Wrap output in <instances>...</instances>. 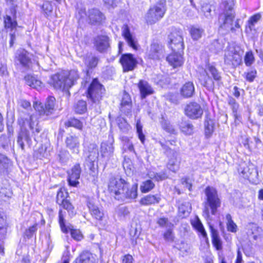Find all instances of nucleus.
<instances>
[{
  "label": "nucleus",
  "instance_id": "nucleus-21",
  "mask_svg": "<svg viewBox=\"0 0 263 263\" xmlns=\"http://www.w3.org/2000/svg\"><path fill=\"white\" fill-rule=\"evenodd\" d=\"M26 124H27V123H25L23 126L20 125L21 130L17 136V143L22 150L24 149V141H25L29 146H30L31 144V139L30 136L29 132L26 128Z\"/></svg>",
  "mask_w": 263,
  "mask_h": 263
},
{
  "label": "nucleus",
  "instance_id": "nucleus-10",
  "mask_svg": "<svg viewBox=\"0 0 263 263\" xmlns=\"http://www.w3.org/2000/svg\"><path fill=\"white\" fill-rule=\"evenodd\" d=\"M105 88L98 80L93 79L87 90V97L92 103H99L105 92Z\"/></svg>",
  "mask_w": 263,
  "mask_h": 263
},
{
  "label": "nucleus",
  "instance_id": "nucleus-16",
  "mask_svg": "<svg viewBox=\"0 0 263 263\" xmlns=\"http://www.w3.org/2000/svg\"><path fill=\"white\" fill-rule=\"evenodd\" d=\"M238 172L242 177L248 180L252 183H255L257 179V170L252 164L248 166L245 164L244 165L240 166Z\"/></svg>",
  "mask_w": 263,
  "mask_h": 263
},
{
  "label": "nucleus",
  "instance_id": "nucleus-38",
  "mask_svg": "<svg viewBox=\"0 0 263 263\" xmlns=\"http://www.w3.org/2000/svg\"><path fill=\"white\" fill-rule=\"evenodd\" d=\"M161 200L160 196L158 194L148 195L142 198L140 202L143 205H149L155 203H158Z\"/></svg>",
  "mask_w": 263,
  "mask_h": 263
},
{
  "label": "nucleus",
  "instance_id": "nucleus-46",
  "mask_svg": "<svg viewBox=\"0 0 263 263\" xmlns=\"http://www.w3.org/2000/svg\"><path fill=\"white\" fill-rule=\"evenodd\" d=\"M205 134L206 137H210L214 129V121L208 118H206L204 121Z\"/></svg>",
  "mask_w": 263,
  "mask_h": 263
},
{
  "label": "nucleus",
  "instance_id": "nucleus-58",
  "mask_svg": "<svg viewBox=\"0 0 263 263\" xmlns=\"http://www.w3.org/2000/svg\"><path fill=\"white\" fill-rule=\"evenodd\" d=\"M59 223L61 230L63 233H67L68 232V228L66 226L65 223V219L62 214L61 210L59 211Z\"/></svg>",
  "mask_w": 263,
  "mask_h": 263
},
{
  "label": "nucleus",
  "instance_id": "nucleus-63",
  "mask_svg": "<svg viewBox=\"0 0 263 263\" xmlns=\"http://www.w3.org/2000/svg\"><path fill=\"white\" fill-rule=\"evenodd\" d=\"M261 16L259 13H257L252 16L248 21L249 28L252 30V27L253 26L260 18Z\"/></svg>",
  "mask_w": 263,
  "mask_h": 263
},
{
  "label": "nucleus",
  "instance_id": "nucleus-61",
  "mask_svg": "<svg viewBox=\"0 0 263 263\" xmlns=\"http://www.w3.org/2000/svg\"><path fill=\"white\" fill-rule=\"evenodd\" d=\"M256 70L255 69H250L245 73L247 81L252 82L256 77Z\"/></svg>",
  "mask_w": 263,
  "mask_h": 263
},
{
  "label": "nucleus",
  "instance_id": "nucleus-49",
  "mask_svg": "<svg viewBox=\"0 0 263 263\" xmlns=\"http://www.w3.org/2000/svg\"><path fill=\"white\" fill-rule=\"evenodd\" d=\"M226 218L227 220L228 231L232 233H235L237 231V227L232 220L231 215L230 214H227Z\"/></svg>",
  "mask_w": 263,
  "mask_h": 263
},
{
  "label": "nucleus",
  "instance_id": "nucleus-13",
  "mask_svg": "<svg viewBox=\"0 0 263 263\" xmlns=\"http://www.w3.org/2000/svg\"><path fill=\"white\" fill-rule=\"evenodd\" d=\"M86 156V165L91 171L95 169V163L98 160L99 157V149L96 144L90 143L86 147L85 150Z\"/></svg>",
  "mask_w": 263,
  "mask_h": 263
},
{
  "label": "nucleus",
  "instance_id": "nucleus-55",
  "mask_svg": "<svg viewBox=\"0 0 263 263\" xmlns=\"http://www.w3.org/2000/svg\"><path fill=\"white\" fill-rule=\"evenodd\" d=\"M33 125L32 128H31L29 124H26V126H28L30 129L31 130L32 135L34 136V139L36 140L35 136L38 135L41 130V128L38 125L37 122L36 117L34 119Z\"/></svg>",
  "mask_w": 263,
  "mask_h": 263
},
{
  "label": "nucleus",
  "instance_id": "nucleus-15",
  "mask_svg": "<svg viewBox=\"0 0 263 263\" xmlns=\"http://www.w3.org/2000/svg\"><path fill=\"white\" fill-rule=\"evenodd\" d=\"M15 62L25 70H28L32 65L31 54L24 49H19L15 53Z\"/></svg>",
  "mask_w": 263,
  "mask_h": 263
},
{
  "label": "nucleus",
  "instance_id": "nucleus-62",
  "mask_svg": "<svg viewBox=\"0 0 263 263\" xmlns=\"http://www.w3.org/2000/svg\"><path fill=\"white\" fill-rule=\"evenodd\" d=\"M70 234L71 237L77 241H80L83 238V236L79 230L71 229Z\"/></svg>",
  "mask_w": 263,
  "mask_h": 263
},
{
  "label": "nucleus",
  "instance_id": "nucleus-60",
  "mask_svg": "<svg viewBox=\"0 0 263 263\" xmlns=\"http://www.w3.org/2000/svg\"><path fill=\"white\" fill-rule=\"evenodd\" d=\"M254 62V55L252 51L247 52L245 57V63L246 66H251Z\"/></svg>",
  "mask_w": 263,
  "mask_h": 263
},
{
  "label": "nucleus",
  "instance_id": "nucleus-35",
  "mask_svg": "<svg viewBox=\"0 0 263 263\" xmlns=\"http://www.w3.org/2000/svg\"><path fill=\"white\" fill-rule=\"evenodd\" d=\"M210 229L213 245L215 247L217 250H221L222 248V243L218 231L212 225H210Z\"/></svg>",
  "mask_w": 263,
  "mask_h": 263
},
{
  "label": "nucleus",
  "instance_id": "nucleus-2",
  "mask_svg": "<svg viewBox=\"0 0 263 263\" xmlns=\"http://www.w3.org/2000/svg\"><path fill=\"white\" fill-rule=\"evenodd\" d=\"M79 78V75L77 70L62 71L52 75L49 84L57 89L68 90L74 84Z\"/></svg>",
  "mask_w": 263,
  "mask_h": 263
},
{
  "label": "nucleus",
  "instance_id": "nucleus-44",
  "mask_svg": "<svg viewBox=\"0 0 263 263\" xmlns=\"http://www.w3.org/2000/svg\"><path fill=\"white\" fill-rule=\"evenodd\" d=\"M73 109L78 114H83L87 111V104L86 101L79 100L73 106Z\"/></svg>",
  "mask_w": 263,
  "mask_h": 263
},
{
  "label": "nucleus",
  "instance_id": "nucleus-43",
  "mask_svg": "<svg viewBox=\"0 0 263 263\" xmlns=\"http://www.w3.org/2000/svg\"><path fill=\"white\" fill-rule=\"evenodd\" d=\"M41 8L45 17L47 18L51 15L53 6L51 1H46L44 2L43 4L41 5Z\"/></svg>",
  "mask_w": 263,
  "mask_h": 263
},
{
  "label": "nucleus",
  "instance_id": "nucleus-20",
  "mask_svg": "<svg viewBox=\"0 0 263 263\" xmlns=\"http://www.w3.org/2000/svg\"><path fill=\"white\" fill-rule=\"evenodd\" d=\"M81 173V168L79 163L76 164L71 169L67 172V181L68 184L73 187H77L79 184V179Z\"/></svg>",
  "mask_w": 263,
  "mask_h": 263
},
{
  "label": "nucleus",
  "instance_id": "nucleus-37",
  "mask_svg": "<svg viewBox=\"0 0 263 263\" xmlns=\"http://www.w3.org/2000/svg\"><path fill=\"white\" fill-rule=\"evenodd\" d=\"M228 102L232 110L235 121H236V120H239L241 118V116L238 114V110L239 107V104L236 102L234 98L231 96L228 97Z\"/></svg>",
  "mask_w": 263,
  "mask_h": 263
},
{
  "label": "nucleus",
  "instance_id": "nucleus-18",
  "mask_svg": "<svg viewBox=\"0 0 263 263\" xmlns=\"http://www.w3.org/2000/svg\"><path fill=\"white\" fill-rule=\"evenodd\" d=\"M184 112L185 114L192 119L200 118L203 112L200 105L195 102L187 104L185 107Z\"/></svg>",
  "mask_w": 263,
  "mask_h": 263
},
{
  "label": "nucleus",
  "instance_id": "nucleus-50",
  "mask_svg": "<svg viewBox=\"0 0 263 263\" xmlns=\"http://www.w3.org/2000/svg\"><path fill=\"white\" fill-rule=\"evenodd\" d=\"M99 62V58L95 56H89L85 60V64L89 68H93L97 66Z\"/></svg>",
  "mask_w": 263,
  "mask_h": 263
},
{
  "label": "nucleus",
  "instance_id": "nucleus-48",
  "mask_svg": "<svg viewBox=\"0 0 263 263\" xmlns=\"http://www.w3.org/2000/svg\"><path fill=\"white\" fill-rule=\"evenodd\" d=\"M180 128L182 133L190 135L193 133V125L189 122H182L180 125Z\"/></svg>",
  "mask_w": 263,
  "mask_h": 263
},
{
  "label": "nucleus",
  "instance_id": "nucleus-11",
  "mask_svg": "<svg viewBox=\"0 0 263 263\" xmlns=\"http://www.w3.org/2000/svg\"><path fill=\"white\" fill-rule=\"evenodd\" d=\"M229 9L231 10V8ZM235 15L233 12H227L223 15H220L219 18V31H223L224 34L228 33L230 31L232 32H235V29L233 25Z\"/></svg>",
  "mask_w": 263,
  "mask_h": 263
},
{
  "label": "nucleus",
  "instance_id": "nucleus-5",
  "mask_svg": "<svg viewBox=\"0 0 263 263\" xmlns=\"http://www.w3.org/2000/svg\"><path fill=\"white\" fill-rule=\"evenodd\" d=\"M199 79L201 85L209 91L213 90L215 87L214 81L219 82L221 80V73L214 65L208 64L204 73L200 76Z\"/></svg>",
  "mask_w": 263,
  "mask_h": 263
},
{
  "label": "nucleus",
  "instance_id": "nucleus-22",
  "mask_svg": "<svg viewBox=\"0 0 263 263\" xmlns=\"http://www.w3.org/2000/svg\"><path fill=\"white\" fill-rule=\"evenodd\" d=\"M132 108L131 97L127 92L124 91L120 101V110L122 112L128 116L132 112Z\"/></svg>",
  "mask_w": 263,
  "mask_h": 263
},
{
  "label": "nucleus",
  "instance_id": "nucleus-24",
  "mask_svg": "<svg viewBox=\"0 0 263 263\" xmlns=\"http://www.w3.org/2000/svg\"><path fill=\"white\" fill-rule=\"evenodd\" d=\"M94 44L99 52H106L110 47L109 39L106 35H99L95 39Z\"/></svg>",
  "mask_w": 263,
  "mask_h": 263
},
{
  "label": "nucleus",
  "instance_id": "nucleus-6",
  "mask_svg": "<svg viewBox=\"0 0 263 263\" xmlns=\"http://www.w3.org/2000/svg\"><path fill=\"white\" fill-rule=\"evenodd\" d=\"M13 2L12 4L7 3L10 5V8L6 11V15L4 17V26L6 29H10V33H9L10 47H12L14 44L15 40V30L17 23L16 20V10L15 9L16 5Z\"/></svg>",
  "mask_w": 263,
  "mask_h": 263
},
{
  "label": "nucleus",
  "instance_id": "nucleus-52",
  "mask_svg": "<svg viewBox=\"0 0 263 263\" xmlns=\"http://www.w3.org/2000/svg\"><path fill=\"white\" fill-rule=\"evenodd\" d=\"M194 228L197 230L204 238H207V234L201 221L198 219L193 223Z\"/></svg>",
  "mask_w": 263,
  "mask_h": 263
},
{
  "label": "nucleus",
  "instance_id": "nucleus-9",
  "mask_svg": "<svg viewBox=\"0 0 263 263\" xmlns=\"http://www.w3.org/2000/svg\"><path fill=\"white\" fill-rule=\"evenodd\" d=\"M165 11V2L160 1L149 9L145 16L147 23L151 25L156 23L163 17Z\"/></svg>",
  "mask_w": 263,
  "mask_h": 263
},
{
  "label": "nucleus",
  "instance_id": "nucleus-19",
  "mask_svg": "<svg viewBox=\"0 0 263 263\" xmlns=\"http://www.w3.org/2000/svg\"><path fill=\"white\" fill-rule=\"evenodd\" d=\"M122 34L126 41L127 45L135 50H138L140 46L138 43V40L136 36L133 34L127 25H124Z\"/></svg>",
  "mask_w": 263,
  "mask_h": 263
},
{
  "label": "nucleus",
  "instance_id": "nucleus-30",
  "mask_svg": "<svg viewBox=\"0 0 263 263\" xmlns=\"http://www.w3.org/2000/svg\"><path fill=\"white\" fill-rule=\"evenodd\" d=\"M12 164L9 159L0 153V174L6 175L11 171Z\"/></svg>",
  "mask_w": 263,
  "mask_h": 263
},
{
  "label": "nucleus",
  "instance_id": "nucleus-31",
  "mask_svg": "<svg viewBox=\"0 0 263 263\" xmlns=\"http://www.w3.org/2000/svg\"><path fill=\"white\" fill-rule=\"evenodd\" d=\"M24 80L26 84L36 89L42 88L43 84L37 76L28 74L25 76Z\"/></svg>",
  "mask_w": 263,
  "mask_h": 263
},
{
  "label": "nucleus",
  "instance_id": "nucleus-33",
  "mask_svg": "<svg viewBox=\"0 0 263 263\" xmlns=\"http://www.w3.org/2000/svg\"><path fill=\"white\" fill-rule=\"evenodd\" d=\"M87 206L91 216L96 219L102 220L104 216L103 210L100 209L98 205L95 204L91 201L87 202Z\"/></svg>",
  "mask_w": 263,
  "mask_h": 263
},
{
  "label": "nucleus",
  "instance_id": "nucleus-41",
  "mask_svg": "<svg viewBox=\"0 0 263 263\" xmlns=\"http://www.w3.org/2000/svg\"><path fill=\"white\" fill-rule=\"evenodd\" d=\"M117 123L121 132L127 134L131 130V126L127 123V121L123 118L119 117L117 120Z\"/></svg>",
  "mask_w": 263,
  "mask_h": 263
},
{
  "label": "nucleus",
  "instance_id": "nucleus-39",
  "mask_svg": "<svg viewBox=\"0 0 263 263\" xmlns=\"http://www.w3.org/2000/svg\"><path fill=\"white\" fill-rule=\"evenodd\" d=\"M115 213L120 220H124L129 217L130 212L127 206L121 205L116 208Z\"/></svg>",
  "mask_w": 263,
  "mask_h": 263
},
{
  "label": "nucleus",
  "instance_id": "nucleus-25",
  "mask_svg": "<svg viewBox=\"0 0 263 263\" xmlns=\"http://www.w3.org/2000/svg\"><path fill=\"white\" fill-rule=\"evenodd\" d=\"M66 146L72 154H78L80 152V141L76 136L69 135L65 139Z\"/></svg>",
  "mask_w": 263,
  "mask_h": 263
},
{
  "label": "nucleus",
  "instance_id": "nucleus-36",
  "mask_svg": "<svg viewBox=\"0 0 263 263\" xmlns=\"http://www.w3.org/2000/svg\"><path fill=\"white\" fill-rule=\"evenodd\" d=\"M7 233L6 216L5 214L0 212V238L4 237ZM0 253H4V248L0 243Z\"/></svg>",
  "mask_w": 263,
  "mask_h": 263
},
{
  "label": "nucleus",
  "instance_id": "nucleus-56",
  "mask_svg": "<svg viewBox=\"0 0 263 263\" xmlns=\"http://www.w3.org/2000/svg\"><path fill=\"white\" fill-rule=\"evenodd\" d=\"M37 224H34L32 226L29 227L28 229H26L25 232V236L28 239L31 238L34 235H35V233L37 231Z\"/></svg>",
  "mask_w": 263,
  "mask_h": 263
},
{
  "label": "nucleus",
  "instance_id": "nucleus-28",
  "mask_svg": "<svg viewBox=\"0 0 263 263\" xmlns=\"http://www.w3.org/2000/svg\"><path fill=\"white\" fill-rule=\"evenodd\" d=\"M114 139L112 137H109L108 140L104 142L101 145V153L103 157L109 158L111 157L114 151L113 146Z\"/></svg>",
  "mask_w": 263,
  "mask_h": 263
},
{
  "label": "nucleus",
  "instance_id": "nucleus-47",
  "mask_svg": "<svg viewBox=\"0 0 263 263\" xmlns=\"http://www.w3.org/2000/svg\"><path fill=\"white\" fill-rule=\"evenodd\" d=\"M70 158V154L69 152L65 149H61L59 151L58 158L60 163H66Z\"/></svg>",
  "mask_w": 263,
  "mask_h": 263
},
{
  "label": "nucleus",
  "instance_id": "nucleus-29",
  "mask_svg": "<svg viewBox=\"0 0 263 263\" xmlns=\"http://www.w3.org/2000/svg\"><path fill=\"white\" fill-rule=\"evenodd\" d=\"M163 47L157 43H153L151 45L150 49L148 51L147 55L149 59L153 60H158L163 54Z\"/></svg>",
  "mask_w": 263,
  "mask_h": 263
},
{
  "label": "nucleus",
  "instance_id": "nucleus-3",
  "mask_svg": "<svg viewBox=\"0 0 263 263\" xmlns=\"http://www.w3.org/2000/svg\"><path fill=\"white\" fill-rule=\"evenodd\" d=\"M204 193L206 198L203 203L204 208L202 215L205 219L211 220L210 210L212 215H215L218 209L221 206V201L215 188L207 186L205 189Z\"/></svg>",
  "mask_w": 263,
  "mask_h": 263
},
{
  "label": "nucleus",
  "instance_id": "nucleus-23",
  "mask_svg": "<svg viewBox=\"0 0 263 263\" xmlns=\"http://www.w3.org/2000/svg\"><path fill=\"white\" fill-rule=\"evenodd\" d=\"M89 23L92 25H100L105 19L104 15L98 9H91L88 12Z\"/></svg>",
  "mask_w": 263,
  "mask_h": 263
},
{
  "label": "nucleus",
  "instance_id": "nucleus-54",
  "mask_svg": "<svg viewBox=\"0 0 263 263\" xmlns=\"http://www.w3.org/2000/svg\"><path fill=\"white\" fill-rule=\"evenodd\" d=\"M142 127L140 120H138L136 122V132L139 140L143 144L145 141V135L143 133Z\"/></svg>",
  "mask_w": 263,
  "mask_h": 263
},
{
  "label": "nucleus",
  "instance_id": "nucleus-14",
  "mask_svg": "<svg viewBox=\"0 0 263 263\" xmlns=\"http://www.w3.org/2000/svg\"><path fill=\"white\" fill-rule=\"evenodd\" d=\"M55 99L53 97L47 98L45 105L42 103H35L33 104V107L36 111H37L41 116L47 117L52 115L55 110Z\"/></svg>",
  "mask_w": 263,
  "mask_h": 263
},
{
  "label": "nucleus",
  "instance_id": "nucleus-34",
  "mask_svg": "<svg viewBox=\"0 0 263 263\" xmlns=\"http://www.w3.org/2000/svg\"><path fill=\"white\" fill-rule=\"evenodd\" d=\"M180 95L184 98H190L193 97L195 93V87L193 82L185 83L180 89Z\"/></svg>",
  "mask_w": 263,
  "mask_h": 263
},
{
  "label": "nucleus",
  "instance_id": "nucleus-40",
  "mask_svg": "<svg viewBox=\"0 0 263 263\" xmlns=\"http://www.w3.org/2000/svg\"><path fill=\"white\" fill-rule=\"evenodd\" d=\"M64 125L66 128L73 127L79 130H82L83 126L82 122L75 118H70L65 121Z\"/></svg>",
  "mask_w": 263,
  "mask_h": 263
},
{
  "label": "nucleus",
  "instance_id": "nucleus-4",
  "mask_svg": "<svg viewBox=\"0 0 263 263\" xmlns=\"http://www.w3.org/2000/svg\"><path fill=\"white\" fill-rule=\"evenodd\" d=\"M30 103L24 99L18 101V117L17 122L19 125L23 126L25 123L32 128L35 116Z\"/></svg>",
  "mask_w": 263,
  "mask_h": 263
},
{
  "label": "nucleus",
  "instance_id": "nucleus-53",
  "mask_svg": "<svg viewBox=\"0 0 263 263\" xmlns=\"http://www.w3.org/2000/svg\"><path fill=\"white\" fill-rule=\"evenodd\" d=\"M68 193L66 192L65 189L61 188L59 190L57 194V203L61 204V202L67 199Z\"/></svg>",
  "mask_w": 263,
  "mask_h": 263
},
{
  "label": "nucleus",
  "instance_id": "nucleus-27",
  "mask_svg": "<svg viewBox=\"0 0 263 263\" xmlns=\"http://www.w3.org/2000/svg\"><path fill=\"white\" fill-rule=\"evenodd\" d=\"M183 52L173 51L166 58V61L173 68L180 67L183 63V57L181 53Z\"/></svg>",
  "mask_w": 263,
  "mask_h": 263
},
{
  "label": "nucleus",
  "instance_id": "nucleus-59",
  "mask_svg": "<svg viewBox=\"0 0 263 263\" xmlns=\"http://www.w3.org/2000/svg\"><path fill=\"white\" fill-rule=\"evenodd\" d=\"M157 223L160 227L163 228H170L172 224L170 222L167 218L161 217L157 220Z\"/></svg>",
  "mask_w": 263,
  "mask_h": 263
},
{
  "label": "nucleus",
  "instance_id": "nucleus-26",
  "mask_svg": "<svg viewBox=\"0 0 263 263\" xmlns=\"http://www.w3.org/2000/svg\"><path fill=\"white\" fill-rule=\"evenodd\" d=\"M137 85L140 91V97L142 99H145L147 96L154 93L152 86L145 80H140Z\"/></svg>",
  "mask_w": 263,
  "mask_h": 263
},
{
  "label": "nucleus",
  "instance_id": "nucleus-42",
  "mask_svg": "<svg viewBox=\"0 0 263 263\" xmlns=\"http://www.w3.org/2000/svg\"><path fill=\"white\" fill-rule=\"evenodd\" d=\"M204 29L196 26H192L190 28V33L192 39L197 41L200 39L204 33Z\"/></svg>",
  "mask_w": 263,
  "mask_h": 263
},
{
  "label": "nucleus",
  "instance_id": "nucleus-17",
  "mask_svg": "<svg viewBox=\"0 0 263 263\" xmlns=\"http://www.w3.org/2000/svg\"><path fill=\"white\" fill-rule=\"evenodd\" d=\"M119 61L124 72L133 71L136 68L138 64V59L135 58L132 53L122 54L120 57Z\"/></svg>",
  "mask_w": 263,
  "mask_h": 263
},
{
  "label": "nucleus",
  "instance_id": "nucleus-1",
  "mask_svg": "<svg viewBox=\"0 0 263 263\" xmlns=\"http://www.w3.org/2000/svg\"><path fill=\"white\" fill-rule=\"evenodd\" d=\"M138 184L135 183L129 187V183L120 177H112L108 184V190L116 199L127 201L137 197Z\"/></svg>",
  "mask_w": 263,
  "mask_h": 263
},
{
  "label": "nucleus",
  "instance_id": "nucleus-57",
  "mask_svg": "<svg viewBox=\"0 0 263 263\" xmlns=\"http://www.w3.org/2000/svg\"><path fill=\"white\" fill-rule=\"evenodd\" d=\"M201 11L207 19L211 20L212 18L211 6L210 5L208 4L203 5L202 6Z\"/></svg>",
  "mask_w": 263,
  "mask_h": 263
},
{
  "label": "nucleus",
  "instance_id": "nucleus-8",
  "mask_svg": "<svg viewBox=\"0 0 263 263\" xmlns=\"http://www.w3.org/2000/svg\"><path fill=\"white\" fill-rule=\"evenodd\" d=\"M159 143L161 145L164 153L168 158L167 163V168L172 172L176 173L180 167V158L179 157V153L175 149H171L166 144H165L162 141H159Z\"/></svg>",
  "mask_w": 263,
  "mask_h": 263
},
{
  "label": "nucleus",
  "instance_id": "nucleus-32",
  "mask_svg": "<svg viewBox=\"0 0 263 263\" xmlns=\"http://www.w3.org/2000/svg\"><path fill=\"white\" fill-rule=\"evenodd\" d=\"M72 263H97L96 256L88 251H84L78 256Z\"/></svg>",
  "mask_w": 263,
  "mask_h": 263
},
{
  "label": "nucleus",
  "instance_id": "nucleus-64",
  "mask_svg": "<svg viewBox=\"0 0 263 263\" xmlns=\"http://www.w3.org/2000/svg\"><path fill=\"white\" fill-rule=\"evenodd\" d=\"M162 127L164 130L168 133H175V130L173 126L167 121H164L162 123Z\"/></svg>",
  "mask_w": 263,
  "mask_h": 263
},
{
  "label": "nucleus",
  "instance_id": "nucleus-7",
  "mask_svg": "<svg viewBox=\"0 0 263 263\" xmlns=\"http://www.w3.org/2000/svg\"><path fill=\"white\" fill-rule=\"evenodd\" d=\"M225 64L232 68L239 66L242 62L239 46L232 44L229 45L224 53Z\"/></svg>",
  "mask_w": 263,
  "mask_h": 263
},
{
  "label": "nucleus",
  "instance_id": "nucleus-51",
  "mask_svg": "<svg viewBox=\"0 0 263 263\" xmlns=\"http://www.w3.org/2000/svg\"><path fill=\"white\" fill-rule=\"evenodd\" d=\"M155 187V184L151 180H147L143 182L140 186V190L142 193H147Z\"/></svg>",
  "mask_w": 263,
  "mask_h": 263
},
{
  "label": "nucleus",
  "instance_id": "nucleus-12",
  "mask_svg": "<svg viewBox=\"0 0 263 263\" xmlns=\"http://www.w3.org/2000/svg\"><path fill=\"white\" fill-rule=\"evenodd\" d=\"M168 40L173 51L183 52L184 45L181 31L174 29L168 35Z\"/></svg>",
  "mask_w": 263,
  "mask_h": 263
},
{
  "label": "nucleus",
  "instance_id": "nucleus-45",
  "mask_svg": "<svg viewBox=\"0 0 263 263\" xmlns=\"http://www.w3.org/2000/svg\"><path fill=\"white\" fill-rule=\"evenodd\" d=\"M120 139L122 143L124 151L135 152L134 145L128 137L123 136H121Z\"/></svg>",
  "mask_w": 263,
  "mask_h": 263
}]
</instances>
